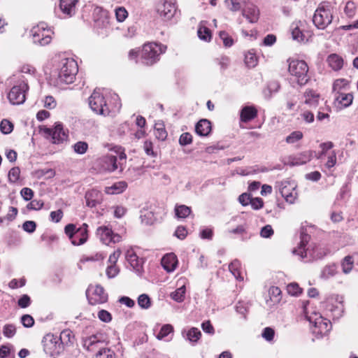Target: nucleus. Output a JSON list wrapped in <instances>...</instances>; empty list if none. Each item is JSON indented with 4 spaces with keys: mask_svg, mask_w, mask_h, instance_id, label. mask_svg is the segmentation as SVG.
I'll return each mask as SVG.
<instances>
[{
    "mask_svg": "<svg viewBox=\"0 0 358 358\" xmlns=\"http://www.w3.org/2000/svg\"><path fill=\"white\" fill-rule=\"evenodd\" d=\"M334 13V6L331 2H321L315 10L313 22L319 29H324L332 22Z\"/></svg>",
    "mask_w": 358,
    "mask_h": 358,
    "instance_id": "nucleus-1",
    "label": "nucleus"
},
{
    "mask_svg": "<svg viewBox=\"0 0 358 358\" xmlns=\"http://www.w3.org/2000/svg\"><path fill=\"white\" fill-rule=\"evenodd\" d=\"M58 80L61 83H72L78 71L77 62L73 58L62 57L59 58L57 66Z\"/></svg>",
    "mask_w": 358,
    "mask_h": 358,
    "instance_id": "nucleus-2",
    "label": "nucleus"
},
{
    "mask_svg": "<svg viewBox=\"0 0 358 358\" xmlns=\"http://www.w3.org/2000/svg\"><path fill=\"white\" fill-rule=\"evenodd\" d=\"M288 71L290 80L300 86L306 85L310 80L308 66L303 60L288 59Z\"/></svg>",
    "mask_w": 358,
    "mask_h": 358,
    "instance_id": "nucleus-3",
    "label": "nucleus"
},
{
    "mask_svg": "<svg viewBox=\"0 0 358 358\" xmlns=\"http://www.w3.org/2000/svg\"><path fill=\"white\" fill-rule=\"evenodd\" d=\"M304 313L306 320L311 324L312 331L314 334L322 337L330 331L331 329V322L323 317L320 313L315 310L309 313L307 308H305Z\"/></svg>",
    "mask_w": 358,
    "mask_h": 358,
    "instance_id": "nucleus-4",
    "label": "nucleus"
},
{
    "mask_svg": "<svg viewBox=\"0 0 358 358\" xmlns=\"http://www.w3.org/2000/svg\"><path fill=\"white\" fill-rule=\"evenodd\" d=\"M166 46L157 43H148L144 44L141 52V57L146 65H152L156 63L161 54L165 52Z\"/></svg>",
    "mask_w": 358,
    "mask_h": 358,
    "instance_id": "nucleus-5",
    "label": "nucleus"
},
{
    "mask_svg": "<svg viewBox=\"0 0 358 358\" xmlns=\"http://www.w3.org/2000/svg\"><path fill=\"white\" fill-rule=\"evenodd\" d=\"M30 34L34 43L44 46L50 43L54 32L46 23L40 22L32 27Z\"/></svg>",
    "mask_w": 358,
    "mask_h": 358,
    "instance_id": "nucleus-6",
    "label": "nucleus"
},
{
    "mask_svg": "<svg viewBox=\"0 0 358 358\" xmlns=\"http://www.w3.org/2000/svg\"><path fill=\"white\" fill-rule=\"evenodd\" d=\"M87 228L88 225L86 223H83L78 229L75 224H69L65 227L64 231L73 245H80L86 243L88 239Z\"/></svg>",
    "mask_w": 358,
    "mask_h": 358,
    "instance_id": "nucleus-7",
    "label": "nucleus"
},
{
    "mask_svg": "<svg viewBox=\"0 0 358 358\" xmlns=\"http://www.w3.org/2000/svg\"><path fill=\"white\" fill-rule=\"evenodd\" d=\"M89 105L96 114L107 115L111 111L103 94L97 90H95L89 97Z\"/></svg>",
    "mask_w": 358,
    "mask_h": 358,
    "instance_id": "nucleus-8",
    "label": "nucleus"
},
{
    "mask_svg": "<svg viewBox=\"0 0 358 358\" xmlns=\"http://www.w3.org/2000/svg\"><path fill=\"white\" fill-rule=\"evenodd\" d=\"M29 90V86L24 80L19 81L10 90L8 99L13 105H20L26 100V94Z\"/></svg>",
    "mask_w": 358,
    "mask_h": 358,
    "instance_id": "nucleus-9",
    "label": "nucleus"
},
{
    "mask_svg": "<svg viewBox=\"0 0 358 358\" xmlns=\"http://www.w3.org/2000/svg\"><path fill=\"white\" fill-rule=\"evenodd\" d=\"M116 156L112 155H106L100 157L95 161V166L100 172L112 173L116 171L119 167L122 171L120 164H117Z\"/></svg>",
    "mask_w": 358,
    "mask_h": 358,
    "instance_id": "nucleus-10",
    "label": "nucleus"
},
{
    "mask_svg": "<svg viewBox=\"0 0 358 358\" xmlns=\"http://www.w3.org/2000/svg\"><path fill=\"white\" fill-rule=\"evenodd\" d=\"M43 350L50 357L58 356L63 350L61 342L57 336L52 334L45 335L42 341Z\"/></svg>",
    "mask_w": 358,
    "mask_h": 358,
    "instance_id": "nucleus-11",
    "label": "nucleus"
},
{
    "mask_svg": "<svg viewBox=\"0 0 358 358\" xmlns=\"http://www.w3.org/2000/svg\"><path fill=\"white\" fill-rule=\"evenodd\" d=\"M43 132L51 138V141L54 144H60L66 141L68 138V131H66L63 125L60 122L55 123L53 128H44Z\"/></svg>",
    "mask_w": 358,
    "mask_h": 358,
    "instance_id": "nucleus-12",
    "label": "nucleus"
},
{
    "mask_svg": "<svg viewBox=\"0 0 358 358\" xmlns=\"http://www.w3.org/2000/svg\"><path fill=\"white\" fill-rule=\"evenodd\" d=\"M88 301L92 305L102 304L108 301V294L100 285L90 286L86 292Z\"/></svg>",
    "mask_w": 358,
    "mask_h": 358,
    "instance_id": "nucleus-13",
    "label": "nucleus"
},
{
    "mask_svg": "<svg viewBox=\"0 0 358 358\" xmlns=\"http://www.w3.org/2000/svg\"><path fill=\"white\" fill-rule=\"evenodd\" d=\"M96 235L101 243L109 245L111 243H117L121 241L122 237L118 234H115L107 226H101L96 229Z\"/></svg>",
    "mask_w": 358,
    "mask_h": 358,
    "instance_id": "nucleus-14",
    "label": "nucleus"
},
{
    "mask_svg": "<svg viewBox=\"0 0 358 358\" xmlns=\"http://www.w3.org/2000/svg\"><path fill=\"white\" fill-rule=\"evenodd\" d=\"M279 192L287 203H294L297 198L296 185L289 181H282L278 185Z\"/></svg>",
    "mask_w": 358,
    "mask_h": 358,
    "instance_id": "nucleus-15",
    "label": "nucleus"
},
{
    "mask_svg": "<svg viewBox=\"0 0 358 358\" xmlns=\"http://www.w3.org/2000/svg\"><path fill=\"white\" fill-rule=\"evenodd\" d=\"M93 20L96 29H103L110 27V16L108 10L96 6L93 10Z\"/></svg>",
    "mask_w": 358,
    "mask_h": 358,
    "instance_id": "nucleus-16",
    "label": "nucleus"
},
{
    "mask_svg": "<svg viewBox=\"0 0 358 358\" xmlns=\"http://www.w3.org/2000/svg\"><path fill=\"white\" fill-rule=\"evenodd\" d=\"M313 157V151L306 150L288 157L285 164L290 166H300L310 162Z\"/></svg>",
    "mask_w": 358,
    "mask_h": 358,
    "instance_id": "nucleus-17",
    "label": "nucleus"
},
{
    "mask_svg": "<svg viewBox=\"0 0 358 358\" xmlns=\"http://www.w3.org/2000/svg\"><path fill=\"white\" fill-rule=\"evenodd\" d=\"M177 7L175 0H166L159 4L157 12L165 20H169L176 15Z\"/></svg>",
    "mask_w": 358,
    "mask_h": 358,
    "instance_id": "nucleus-18",
    "label": "nucleus"
},
{
    "mask_svg": "<svg viewBox=\"0 0 358 358\" xmlns=\"http://www.w3.org/2000/svg\"><path fill=\"white\" fill-rule=\"evenodd\" d=\"M327 310L331 312L334 318H339L342 316L344 311L343 303V297L340 296H331L327 301Z\"/></svg>",
    "mask_w": 358,
    "mask_h": 358,
    "instance_id": "nucleus-19",
    "label": "nucleus"
},
{
    "mask_svg": "<svg viewBox=\"0 0 358 358\" xmlns=\"http://www.w3.org/2000/svg\"><path fill=\"white\" fill-rule=\"evenodd\" d=\"M335 94V106L340 110L350 106L353 101V95L352 93H345L343 92Z\"/></svg>",
    "mask_w": 358,
    "mask_h": 358,
    "instance_id": "nucleus-20",
    "label": "nucleus"
},
{
    "mask_svg": "<svg viewBox=\"0 0 358 358\" xmlns=\"http://www.w3.org/2000/svg\"><path fill=\"white\" fill-rule=\"evenodd\" d=\"M86 205L93 208L100 204L103 200V194L101 191L92 189L85 193Z\"/></svg>",
    "mask_w": 358,
    "mask_h": 358,
    "instance_id": "nucleus-21",
    "label": "nucleus"
},
{
    "mask_svg": "<svg viewBox=\"0 0 358 358\" xmlns=\"http://www.w3.org/2000/svg\"><path fill=\"white\" fill-rule=\"evenodd\" d=\"M79 0H60L59 8L64 17H70L76 13V6Z\"/></svg>",
    "mask_w": 358,
    "mask_h": 358,
    "instance_id": "nucleus-22",
    "label": "nucleus"
},
{
    "mask_svg": "<svg viewBox=\"0 0 358 358\" xmlns=\"http://www.w3.org/2000/svg\"><path fill=\"white\" fill-rule=\"evenodd\" d=\"M242 14L249 22L255 23L257 22L259 19V11L256 6L249 3L245 5L243 8Z\"/></svg>",
    "mask_w": 358,
    "mask_h": 358,
    "instance_id": "nucleus-23",
    "label": "nucleus"
},
{
    "mask_svg": "<svg viewBox=\"0 0 358 358\" xmlns=\"http://www.w3.org/2000/svg\"><path fill=\"white\" fill-rule=\"evenodd\" d=\"M126 259L135 272L140 273L142 271V259L138 258L133 250H129L127 251Z\"/></svg>",
    "mask_w": 358,
    "mask_h": 358,
    "instance_id": "nucleus-24",
    "label": "nucleus"
},
{
    "mask_svg": "<svg viewBox=\"0 0 358 358\" xmlns=\"http://www.w3.org/2000/svg\"><path fill=\"white\" fill-rule=\"evenodd\" d=\"M310 238V236L303 229H302L300 234L301 241L299 245L297 248L294 249L293 253L300 256L301 259L306 257L307 256V250H308V249L306 250L305 247L309 242Z\"/></svg>",
    "mask_w": 358,
    "mask_h": 358,
    "instance_id": "nucleus-25",
    "label": "nucleus"
},
{
    "mask_svg": "<svg viewBox=\"0 0 358 358\" xmlns=\"http://www.w3.org/2000/svg\"><path fill=\"white\" fill-rule=\"evenodd\" d=\"M161 264L167 272H173L178 266L177 257L173 253L166 254L162 257Z\"/></svg>",
    "mask_w": 358,
    "mask_h": 358,
    "instance_id": "nucleus-26",
    "label": "nucleus"
},
{
    "mask_svg": "<svg viewBox=\"0 0 358 358\" xmlns=\"http://www.w3.org/2000/svg\"><path fill=\"white\" fill-rule=\"evenodd\" d=\"M101 343L100 335H92L83 339V346L87 351L94 352L99 349V345Z\"/></svg>",
    "mask_w": 358,
    "mask_h": 358,
    "instance_id": "nucleus-27",
    "label": "nucleus"
},
{
    "mask_svg": "<svg viewBox=\"0 0 358 358\" xmlns=\"http://www.w3.org/2000/svg\"><path fill=\"white\" fill-rule=\"evenodd\" d=\"M304 103L310 108H315L320 101V94L312 90H307L303 94Z\"/></svg>",
    "mask_w": 358,
    "mask_h": 358,
    "instance_id": "nucleus-28",
    "label": "nucleus"
},
{
    "mask_svg": "<svg viewBox=\"0 0 358 358\" xmlns=\"http://www.w3.org/2000/svg\"><path fill=\"white\" fill-rule=\"evenodd\" d=\"M327 63L328 66L333 71H338L343 68L344 61L342 57L337 54L333 53L327 57Z\"/></svg>",
    "mask_w": 358,
    "mask_h": 358,
    "instance_id": "nucleus-29",
    "label": "nucleus"
},
{
    "mask_svg": "<svg viewBox=\"0 0 358 358\" xmlns=\"http://www.w3.org/2000/svg\"><path fill=\"white\" fill-rule=\"evenodd\" d=\"M196 133L201 136H207L211 131V122L207 119L199 120L195 125Z\"/></svg>",
    "mask_w": 358,
    "mask_h": 358,
    "instance_id": "nucleus-30",
    "label": "nucleus"
},
{
    "mask_svg": "<svg viewBox=\"0 0 358 358\" xmlns=\"http://www.w3.org/2000/svg\"><path fill=\"white\" fill-rule=\"evenodd\" d=\"M257 115V110L254 106H245L240 113L241 122H248L255 118Z\"/></svg>",
    "mask_w": 358,
    "mask_h": 358,
    "instance_id": "nucleus-31",
    "label": "nucleus"
},
{
    "mask_svg": "<svg viewBox=\"0 0 358 358\" xmlns=\"http://www.w3.org/2000/svg\"><path fill=\"white\" fill-rule=\"evenodd\" d=\"M201 332L196 327L190 328L186 334V339L188 340L192 345L197 343L201 338Z\"/></svg>",
    "mask_w": 358,
    "mask_h": 358,
    "instance_id": "nucleus-32",
    "label": "nucleus"
},
{
    "mask_svg": "<svg viewBox=\"0 0 358 358\" xmlns=\"http://www.w3.org/2000/svg\"><path fill=\"white\" fill-rule=\"evenodd\" d=\"M355 261L354 256H346L341 263L343 272L345 274L349 273L352 271Z\"/></svg>",
    "mask_w": 358,
    "mask_h": 358,
    "instance_id": "nucleus-33",
    "label": "nucleus"
},
{
    "mask_svg": "<svg viewBox=\"0 0 358 358\" xmlns=\"http://www.w3.org/2000/svg\"><path fill=\"white\" fill-rule=\"evenodd\" d=\"M337 273L336 264H329L324 266L321 272L320 277L324 280L334 276Z\"/></svg>",
    "mask_w": 358,
    "mask_h": 358,
    "instance_id": "nucleus-34",
    "label": "nucleus"
},
{
    "mask_svg": "<svg viewBox=\"0 0 358 358\" xmlns=\"http://www.w3.org/2000/svg\"><path fill=\"white\" fill-rule=\"evenodd\" d=\"M127 185L124 181H120L113 184L112 186L106 187V192L107 194H120L126 189Z\"/></svg>",
    "mask_w": 358,
    "mask_h": 358,
    "instance_id": "nucleus-35",
    "label": "nucleus"
},
{
    "mask_svg": "<svg viewBox=\"0 0 358 358\" xmlns=\"http://www.w3.org/2000/svg\"><path fill=\"white\" fill-rule=\"evenodd\" d=\"M241 262L238 259H234L229 265V269L232 275L239 280H243V278L241 275Z\"/></svg>",
    "mask_w": 358,
    "mask_h": 358,
    "instance_id": "nucleus-36",
    "label": "nucleus"
},
{
    "mask_svg": "<svg viewBox=\"0 0 358 358\" xmlns=\"http://www.w3.org/2000/svg\"><path fill=\"white\" fill-rule=\"evenodd\" d=\"M349 87V81L345 78L336 79L333 83V92H341L343 90H347Z\"/></svg>",
    "mask_w": 358,
    "mask_h": 358,
    "instance_id": "nucleus-37",
    "label": "nucleus"
},
{
    "mask_svg": "<svg viewBox=\"0 0 358 358\" xmlns=\"http://www.w3.org/2000/svg\"><path fill=\"white\" fill-rule=\"evenodd\" d=\"M186 292V287L183 285L176 289L174 292H171L170 296L171 298L176 302H182L185 299Z\"/></svg>",
    "mask_w": 358,
    "mask_h": 358,
    "instance_id": "nucleus-38",
    "label": "nucleus"
},
{
    "mask_svg": "<svg viewBox=\"0 0 358 358\" xmlns=\"http://www.w3.org/2000/svg\"><path fill=\"white\" fill-rule=\"evenodd\" d=\"M258 62V58L253 50H249L245 55V63L249 68L255 67Z\"/></svg>",
    "mask_w": 358,
    "mask_h": 358,
    "instance_id": "nucleus-39",
    "label": "nucleus"
},
{
    "mask_svg": "<svg viewBox=\"0 0 358 358\" xmlns=\"http://www.w3.org/2000/svg\"><path fill=\"white\" fill-rule=\"evenodd\" d=\"M73 337V334L71 330L65 329L61 332L58 338L59 339V342L62 343V346H63L64 345L71 343Z\"/></svg>",
    "mask_w": 358,
    "mask_h": 358,
    "instance_id": "nucleus-40",
    "label": "nucleus"
},
{
    "mask_svg": "<svg viewBox=\"0 0 358 358\" xmlns=\"http://www.w3.org/2000/svg\"><path fill=\"white\" fill-rule=\"evenodd\" d=\"M173 332V327L171 324H164L161 329L159 332L156 336V338L158 340H163L166 336H168L170 334Z\"/></svg>",
    "mask_w": 358,
    "mask_h": 358,
    "instance_id": "nucleus-41",
    "label": "nucleus"
},
{
    "mask_svg": "<svg viewBox=\"0 0 358 358\" xmlns=\"http://www.w3.org/2000/svg\"><path fill=\"white\" fill-rule=\"evenodd\" d=\"M155 134L157 138L164 141L167 137V133L162 123H156L155 125Z\"/></svg>",
    "mask_w": 358,
    "mask_h": 358,
    "instance_id": "nucleus-42",
    "label": "nucleus"
},
{
    "mask_svg": "<svg viewBox=\"0 0 358 358\" xmlns=\"http://www.w3.org/2000/svg\"><path fill=\"white\" fill-rule=\"evenodd\" d=\"M175 212L178 217L185 218L190 214L191 209L185 205H180L176 206Z\"/></svg>",
    "mask_w": 358,
    "mask_h": 358,
    "instance_id": "nucleus-43",
    "label": "nucleus"
},
{
    "mask_svg": "<svg viewBox=\"0 0 358 358\" xmlns=\"http://www.w3.org/2000/svg\"><path fill=\"white\" fill-rule=\"evenodd\" d=\"M95 358H115V352L110 348H99Z\"/></svg>",
    "mask_w": 358,
    "mask_h": 358,
    "instance_id": "nucleus-44",
    "label": "nucleus"
},
{
    "mask_svg": "<svg viewBox=\"0 0 358 358\" xmlns=\"http://www.w3.org/2000/svg\"><path fill=\"white\" fill-rule=\"evenodd\" d=\"M88 144L85 141H78L73 146V151L78 155H84L88 150Z\"/></svg>",
    "mask_w": 358,
    "mask_h": 358,
    "instance_id": "nucleus-45",
    "label": "nucleus"
},
{
    "mask_svg": "<svg viewBox=\"0 0 358 358\" xmlns=\"http://www.w3.org/2000/svg\"><path fill=\"white\" fill-rule=\"evenodd\" d=\"M198 36L200 39L205 41H209L211 39V32L208 28L200 25L197 31Z\"/></svg>",
    "mask_w": 358,
    "mask_h": 358,
    "instance_id": "nucleus-46",
    "label": "nucleus"
},
{
    "mask_svg": "<svg viewBox=\"0 0 358 358\" xmlns=\"http://www.w3.org/2000/svg\"><path fill=\"white\" fill-rule=\"evenodd\" d=\"M303 136V133L301 131H294L286 137L285 141L288 144H293L301 140Z\"/></svg>",
    "mask_w": 358,
    "mask_h": 358,
    "instance_id": "nucleus-47",
    "label": "nucleus"
},
{
    "mask_svg": "<svg viewBox=\"0 0 358 358\" xmlns=\"http://www.w3.org/2000/svg\"><path fill=\"white\" fill-rule=\"evenodd\" d=\"M138 304L143 309H148L151 306V301L146 294H142L138 297Z\"/></svg>",
    "mask_w": 358,
    "mask_h": 358,
    "instance_id": "nucleus-48",
    "label": "nucleus"
},
{
    "mask_svg": "<svg viewBox=\"0 0 358 358\" xmlns=\"http://www.w3.org/2000/svg\"><path fill=\"white\" fill-rule=\"evenodd\" d=\"M115 17L117 22H122L128 17V12L124 7L120 6L115 9Z\"/></svg>",
    "mask_w": 358,
    "mask_h": 358,
    "instance_id": "nucleus-49",
    "label": "nucleus"
},
{
    "mask_svg": "<svg viewBox=\"0 0 358 358\" xmlns=\"http://www.w3.org/2000/svg\"><path fill=\"white\" fill-rule=\"evenodd\" d=\"M334 147V143L331 141L322 143L320 145L321 151L316 155V158L318 159H322L324 156L327 154V151L331 150Z\"/></svg>",
    "mask_w": 358,
    "mask_h": 358,
    "instance_id": "nucleus-50",
    "label": "nucleus"
},
{
    "mask_svg": "<svg viewBox=\"0 0 358 358\" xmlns=\"http://www.w3.org/2000/svg\"><path fill=\"white\" fill-rule=\"evenodd\" d=\"M1 131L4 134H8L13 129V124L8 120H3L0 124Z\"/></svg>",
    "mask_w": 358,
    "mask_h": 358,
    "instance_id": "nucleus-51",
    "label": "nucleus"
},
{
    "mask_svg": "<svg viewBox=\"0 0 358 358\" xmlns=\"http://www.w3.org/2000/svg\"><path fill=\"white\" fill-rule=\"evenodd\" d=\"M20 175V170L18 167L12 168L8 172V180L11 183L16 182L19 178Z\"/></svg>",
    "mask_w": 358,
    "mask_h": 358,
    "instance_id": "nucleus-52",
    "label": "nucleus"
},
{
    "mask_svg": "<svg viewBox=\"0 0 358 358\" xmlns=\"http://www.w3.org/2000/svg\"><path fill=\"white\" fill-rule=\"evenodd\" d=\"M220 39L222 41L224 45L227 48L231 47L234 44V40L229 34L224 31H221L219 34Z\"/></svg>",
    "mask_w": 358,
    "mask_h": 358,
    "instance_id": "nucleus-53",
    "label": "nucleus"
},
{
    "mask_svg": "<svg viewBox=\"0 0 358 358\" xmlns=\"http://www.w3.org/2000/svg\"><path fill=\"white\" fill-rule=\"evenodd\" d=\"M225 3L232 11H237L242 7L241 0H225Z\"/></svg>",
    "mask_w": 358,
    "mask_h": 358,
    "instance_id": "nucleus-54",
    "label": "nucleus"
},
{
    "mask_svg": "<svg viewBox=\"0 0 358 358\" xmlns=\"http://www.w3.org/2000/svg\"><path fill=\"white\" fill-rule=\"evenodd\" d=\"M192 142V136L188 133L185 132L180 135L179 138V143L182 146H185L189 145Z\"/></svg>",
    "mask_w": 358,
    "mask_h": 358,
    "instance_id": "nucleus-55",
    "label": "nucleus"
},
{
    "mask_svg": "<svg viewBox=\"0 0 358 358\" xmlns=\"http://www.w3.org/2000/svg\"><path fill=\"white\" fill-rule=\"evenodd\" d=\"M336 164V153L334 150L331 151L328 157H327V161L325 163V166L330 169L331 168L334 167Z\"/></svg>",
    "mask_w": 358,
    "mask_h": 358,
    "instance_id": "nucleus-56",
    "label": "nucleus"
},
{
    "mask_svg": "<svg viewBox=\"0 0 358 358\" xmlns=\"http://www.w3.org/2000/svg\"><path fill=\"white\" fill-rule=\"evenodd\" d=\"M119 268L116 265L110 264L107 266L106 273L108 278H115L119 273Z\"/></svg>",
    "mask_w": 358,
    "mask_h": 358,
    "instance_id": "nucleus-57",
    "label": "nucleus"
},
{
    "mask_svg": "<svg viewBox=\"0 0 358 358\" xmlns=\"http://www.w3.org/2000/svg\"><path fill=\"white\" fill-rule=\"evenodd\" d=\"M15 332L16 329L13 324H6L3 329V334L7 338H12Z\"/></svg>",
    "mask_w": 358,
    "mask_h": 358,
    "instance_id": "nucleus-58",
    "label": "nucleus"
},
{
    "mask_svg": "<svg viewBox=\"0 0 358 358\" xmlns=\"http://www.w3.org/2000/svg\"><path fill=\"white\" fill-rule=\"evenodd\" d=\"M287 292L292 296H297L301 292V289L296 283H290L287 287Z\"/></svg>",
    "mask_w": 358,
    "mask_h": 358,
    "instance_id": "nucleus-59",
    "label": "nucleus"
},
{
    "mask_svg": "<svg viewBox=\"0 0 358 358\" xmlns=\"http://www.w3.org/2000/svg\"><path fill=\"white\" fill-rule=\"evenodd\" d=\"M274 335V330L271 327L264 328L262 334V337L267 341H273Z\"/></svg>",
    "mask_w": 358,
    "mask_h": 358,
    "instance_id": "nucleus-60",
    "label": "nucleus"
},
{
    "mask_svg": "<svg viewBox=\"0 0 358 358\" xmlns=\"http://www.w3.org/2000/svg\"><path fill=\"white\" fill-rule=\"evenodd\" d=\"M98 317L101 321L103 322H109L112 320L111 314L106 310H99L98 312Z\"/></svg>",
    "mask_w": 358,
    "mask_h": 358,
    "instance_id": "nucleus-61",
    "label": "nucleus"
},
{
    "mask_svg": "<svg viewBox=\"0 0 358 358\" xmlns=\"http://www.w3.org/2000/svg\"><path fill=\"white\" fill-rule=\"evenodd\" d=\"M17 304L22 308H27L31 304V299L27 294H23L19 299Z\"/></svg>",
    "mask_w": 358,
    "mask_h": 358,
    "instance_id": "nucleus-62",
    "label": "nucleus"
},
{
    "mask_svg": "<svg viewBox=\"0 0 358 358\" xmlns=\"http://www.w3.org/2000/svg\"><path fill=\"white\" fill-rule=\"evenodd\" d=\"M21 322L24 327L29 328L34 324V320L29 315H24L21 317Z\"/></svg>",
    "mask_w": 358,
    "mask_h": 358,
    "instance_id": "nucleus-63",
    "label": "nucleus"
},
{
    "mask_svg": "<svg viewBox=\"0 0 358 358\" xmlns=\"http://www.w3.org/2000/svg\"><path fill=\"white\" fill-rule=\"evenodd\" d=\"M301 119L306 123H312L315 120L313 113L309 110H304L301 113Z\"/></svg>",
    "mask_w": 358,
    "mask_h": 358,
    "instance_id": "nucleus-64",
    "label": "nucleus"
}]
</instances>
